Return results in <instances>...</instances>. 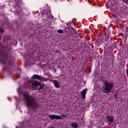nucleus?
Returning <instances> with one entry per match:
<instances>
[{
  "instance_id": "1",
  "label": "nucleus",
  "mask_w": 128,
  "mask_h": 128,
  "mask_svg": "<svg viewBox=\"0 0 128 128\" xmlns=\"http://www.w3.org/2000/svg\"><path fill=\"white\" fill-rule=\"evenodd\" d=\"M24 106L28 110L29 112H36L40 108V105L36 98L26 92L22 94Z\"/></svg>"
},
{
  "instance_id": "2",
  "label": "nucleus",
  "mask_w": 128,
  "mask_h": 128,
  "mask_svg": "<svg viewBox=\"0 0 128 128\" xmlns=\"http://www.w3.org/2000/svg\"><path fill=\"white\" fill-rule=\"evenodd\" d=\"M104 86L102 92L105 94H108L110 92V90H112V88L114 86V82L112 80L111 82H109L107 80H104L103 82Z\"/></svg>"
},
{
  "instance_id": "3",
  "label": "nucleus",
  "mask_w": 128,
  "mask_h": 128,
  "mask_svg": "<svg viewBox=\"0 0 128 128\" xmlns=\"http://www.w3.org/2000/svg\"><path fill=\"white\" fill-rule=\"evenodd\" d=\"M0 62L2 64H12V59L6 53L0 50Z\"/></svg>"
},
{
  "instance_id": "4",
  "label": "nucleus",
  "mask_w": 128,
  "mask_h": 128,
  "mask_svg": "<svg viewBox=\"0 0 128 128\" xmlns=\"http://www.w3.org/2000/svg\"><path fill=\"white\" fill-rule=\"evenodd\" d=\"M66 114H64L62 116L58 115L52 114L48 116V118H50L51 120H62V118H66Z\"/></svg>"
},
{
  "instance_id": "5",
  "label": "nucleus",
  "mask_w": 128,
  "mask_h": 128,
  "mask_svg": "<svg viewBox=\"0 0 128 128\" xmlns=\"http://www.w3.org/2000/svg\"><path fill=\"white\" fill-rule=\"evenodd\" d=\"M31 78L32 80H43V82H46V80H48V78H44L42 77V76L38 75V74H34Z\"/></svg>"
},
{
  "instance_id": "6",
  "label": "nucleus",
  "mask_w": 128,
  "mask_h": 128,
  "mask_svg": "<svg viewBox=\"0 0 128 128\" xmlns=\"http://www.w3.org/2000/svg\"><path fill=\"white\" fill-rule=\"evenodd\" d=\"M14 8L16 10L14 11V14H20L22 10V8L18 6V4L16 3Z\"/></svg>"
},
{
  "instance_id": "7",
  "label": "nucleus",
  "mask_w": 128,
  "mask_h": 128,
  "mask_svg": "<svg viewBox=\"0 0 128 128\" xmlns=\"http://www.w3.org/2000/svg\"><path fill=\"white\" fill-rule=\"evenodd\" d=\"M106 119L107 120V122H109V124H110V122H114V116H110L108 114L106 117Z\"/></svg>"
},
{
  "instance_id": "8",
  "label": "nucleus",
  "mask_w": 128,
  "mask_h": 128,
  "mask_svg": "<svg viewBox=\"0 0 128 128\" xmlns=\"http://www.w3.org/2000/svg\"><path fill=\"white\" fill-rule=\"evenodd\" d=\"M87 90H88V89H84L82 90V91L80 93L81 96L82 97V98H83V100H84V98H86V94Z\"/></svg>"
},
{
  "instance_id": "9",
  "label": "nucleus",
  "mask_w": 128,
  "mask_h": 128,
  "mask_svg": "<svg viewBox=\"0 0 128 128\" xmlns=\"http://www.w3.org/2000/svg\"><path fill=\"white\" fill-rule=\"evenodd\" d=\"M33 84H34V86L38 87V86H40V85L41 84V82L37 81V80H34V81Z\"/></svg>"
},
{
  "instance_id": "10",
  "label": "nucleus",
  "mask_w": 128,
  "mask_h": 128,
  "mask_svg": "<svg viewBox=\"0 0 128 128\" xmlns=\"http://www.w3.org/2000/svg\"><path fill=\"white\" fill-rule=\"evenodd\" d=\"M39 86L40 88L38 90H42L44 86H46V84L44 83H40Z\"/></svg>"
},
{
  "instance_id": "11",
  "label": "nucleus",
  "mask_w": 128,
  "mask_h": 128,
  "mask_svg": "<svg viewBox=\"0 0 128 128\" xmlns=\"http://www.w3.org/2000/svg\"><path fill=\"white\" fill-rule=\"evenodd\" d=\"M71 126L74 128H78V124L76 122H73V123H72Z\"/></svg>"
},
{
  "instance_id": "12",
  "label": "nucleus",
  "mask_w": 128,
  "mask_h": 128,
  "mask_svg": "<svg viewBox=\"0 0 128 128\" xmlns=\"http://www.w3.org/2000/svg\"><path fill=\"white\" fill-rule=\"evenodd\" d=\"M114 98L116 100H118V93H114Z\"/></svg>"
},
{
  "instance_id": "13",
  "label": "nucleus",
  "mask_w": 128,
  "mask_h": 128,
  "mask_svg": "<svg viewBox=\"0 0 128 128\" xmlns=\"http://www.w3.org/2000/svg\"><path fill=\"white\" fill-rule=\"evenodd\" d=\"M66 30H67V32H70L72 34V30H74V28L68 27V28H66Z\"/></svg>"
},
{
  "instance_id": "14",
  "label": "nucleus",
  "mask_w": 128,
  "mask_h": 128,
  "mask_svg": "<svg viewBox=\"0 0 128 128\" xmlns=\"http://www.w3.org/2000/svg\"><path fill=\"white\" fill-rule=\"evenodd\" d=\"M55 88H60V83L58 82H56V83H54Z\"/></svg>"
},
{
  "instance_id": "15",
  "label": "nucleus",
  "mask_w": 128,
  "mask_h": 128,
  "mask_svg": "<svg viewBox=\"0 0 128 128\" xmlns=\"http://www.w3.org/2000/svg\"><path fill=\"white\" fill-rule=\"evenodd\" d=\"M112 48L113 50H114V48L116 50V48H118V45L114 43L112 46Z\"/></svg>"
},
{
  "instance_id": "16",
  "label": "nucleus",
  "mask_w": 128,
  "mask_h": 128,
  "mask_svg": "<svg viewBox=\"0 0 128 128\" xmlns=\"http://www.w3.org/2000/svg\"><path fill=\"white\" fill-rule=\"evenodd\" d=\"M105 36H106L105 40H108V38H110V35L108 34H105Z\"/></svg>"
},
{
  "instance_id": "17",
  "label": "nucleus",
  "mask_w": 128,
  "mask_h": 128,
  "mask_svg": "<svg viewBox=\"0 0 128 128\" xmlns=\"http://www.w3.org/2000/svg\"><path fill=\"white\" fill-rule=\"evenodd\" d=\"M73 30V32H74V33L71 32L72 34H78V32H76V28H73V30Z\"/></svg>"
},
{
  "instance_id": "18",
  "label": "nucleus",
  "mask_w": 128,
  "mask_h": 128,
  "mask_svg": "<svg viewBox=\"0 0 128 128\" xmlns=\"http://www.w3.org/2000/svg\"><path fill=\"white\" fill-rule=\"evenodd\" d=\"M74 37L76 38V40H80V36H75Z\"/></svg>"
},
{
  "instance_id": "19",
  "label": "nucleus",
  "mask_w": 128,
  "mask_h": 128,
  "mask_svg": "<svg viewBox=\"0 0 128 128\" xmlns=\"http://www.w3.org/2000/svg\"><path fill=\"white\" fill-rule=\"evenodd\" d=\"M58 34H62L64 31L62 30H58Z\"/></svg>"
},
{
  "instance_id": "20",
  "label": "nucleus",
  "mask_w": 128,
  "mask_h": 128,
  "mask_svg": "<svg viewBox=\"0 0 128 128\" xmlns=\"http://www.w3.org/2000/svg\"><path fill=\"white\" fill-rule=\"evenodd\" d=\"M0 34L2 33V32H4V29L2 28H0Z\"/></svg>"
},
{
  "instance_id": "21",
  "label": "nucleus",
  "mask_w": 128,
  "mask_h": 128,
  "mask_svg": "<svg viewBox=\"0 0 128 128\" xmlns=\"http://www.w3.org/2000/svg\"><path fill=\"white\" fill-rule=\"evenodd\" d=\"M124 2L126 4H128V0H124Z\"/></svg>"
},
{
  "instance_id": "22",
  "label": "nucleus",
  "mask_w": 128,
  "mask_h": 128,
  "mask_svg": "<svg viewBox=\"0 0 128 128\" xmlns=\"http://www.w3.org/2000/svg\"><path fill=\"white\" fill-rule=\"evenodd\" d=\"M55 52H60V50H56V51H55Z\"/></svg>"
},
{
  "instance_id": "23",
  "label": "nucleus",
  "mask_w": 128,
  "mask_h": 128,
  "mask_svg": "<svg viewBox=\"0 0 128 128\" xmlns=\"http://www.w3.org/2000/svg\"><path fill=\"white\" fill-rule=\"evenodd\" d=\"M89 74H90L92 72V68L88 69Z\"/></svg>"
},
{
  "instance_id": "24",
  "label": "nucleus",
  "mask_w": 128,
  "mask_h": 128,
  "mask_svg": "<svg viewBox=\"0 0 128 128\" xmlns=\"http://www.w3.org/2000/svg\"><path fill=\"white\" fill-rule=\"evenodd\" d=\"M48 128H54V126H52V127H49Z\"/></svg>"
},
{
  "instance_id": "25",
  "label": "nucleus",
  "mask_w": 128,
  "mask_h": 128,
  "mask_svg": "<svg viewBox=\"0 0 128 128\" xmlns=\"http://www.w3.org/2000/svg\"><path fill=\"white\" fill-rule=\"evenodd\" d=\"M126 73L128 74V69L126 70Z\"/></svg>"
},
{
  "instance_id": "26",
  "label": "nucleus",
  "mask_w": 128,
  "mask_h": 128,
  "mask_svg": "<svg viewBox=\"0 0 128 128\" xmlns=\"http://www.w3.org/2000/svg\"><path fill=\"white\" fill-rule=\"evenodd\" d=\"M44 14V12H43V16Z\"/></svg>"
},
{
  "instance_id": "27",
  "label": "nucleus",
  "mask_w": 128,
  "mask_h": 128,
  "mask_svg": "<svg viewBox=\"0 0 128 128\" xmlns=\"http://www.w3.org/2000/svg\"><path fill=\"white\" fill-rule=\"evenodd\" d=\"M114 124H116V122H114Z\"/></svg>"
},
{
  "instance_id": "28",
  "label": "nucleus",
  "mask_w": 128,
  "mask_h": 128,
  "mask_svg": "<svg viewBox=\"0 0 128 128\" xmlns=\"http://www.w3.org/2000/svg\"><path fill=\"white\" fill-rule=\"evenodd\" d=\"M103 40H104V38L102 39L101 40L102 42Z\"/></svg>"
},
{
  "instance_id": "29",
  "label": "nucleus",
  "mask_w": 128,
  "mask_h": 128,
  "mask_svg": "<svg viewBox=\"0 0 128 128\" xmlns=\"http://www.w3.org/2000/svg\"><path fill=\"white\" fill-rule=\"evenodd\" d=\"M97 26V28H98V26Z\"/></svg>"
}]
</instances>
